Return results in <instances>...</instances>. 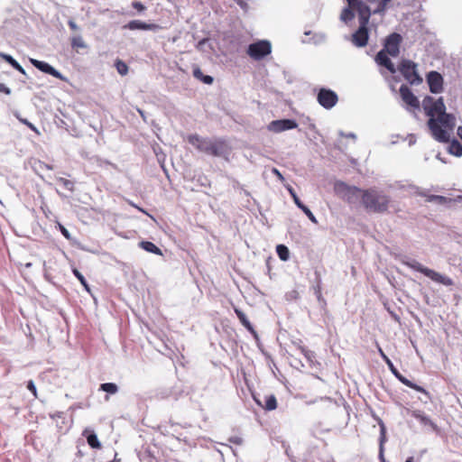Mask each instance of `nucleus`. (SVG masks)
Listing matches in <instances>:
<instances>
[{"instance_id":"1","label":"nucleus","mask_w":462,"mask_h":462,"mask_svg":"<svg viewBox=\"0 0 462 462\" xmlns=\"http://www.w3.org/2000/svg\"><path fill=\"white\" fill-rule=\"evenodd\" d=\"M456 117H430L428 126L435 140L440 143L449 142L456 125Z\"/></svg>"},{"instance_id":"2","label":"nucleus","mask_w":462,"mask_h":462,"mask_svg":"<svg viewBox=\"0 0 462 462\" xmlns=\"http://www.w3.org/2000/svg\"><path fill=\"white\" fill-rule=\"evenodd\" d=\"M389 202V197L381 191L373 189L363 191L362 204L368 211L383 213L387 210Z\"/></svg>"},{"instance_id":"3","label":"nucleus","mask_w":462,"mask_h":462,"mask_svg":"<svg viewBox=\"0 0 462 462\" xmlns=\"http://www.w3.org/2000/svg\"><path fill=\"white\" fill-rule=\"evenodd\" d=\"M402 263L413 269L417 272L423 273L425 276L431 279L433 282L443 284L445 286H451L454 284L451 278L443 275L432 269L423 266L421 263L417 262L416 260H405L402 261Z\"/></svg>"},{"instance_id":"4","label":"nucleus","mask_w":462,"mask_h":462,"mask_svg":"<svg viewBox=\"0 0 462 462\" xmlns=\"http://www.w3.org/2000/svg\"><path fill=\"white\" fill-rule=\"evenodd\" d=\"M399 70L411 85H419L422 82V79L417 71V65L413 61L403 60L400 64Z\"/></svg>"},{"instance_id":"5","label":"nucleus","mask_w":462,"mask_h":462,"mask_svg":"<svg viewBox=\"0 0 462 462\" xmlns=\"http://www.w3.org/2000/svg\"><path fill=\"white\" fill-rule=\"evenodd\" d=\"M272 51V45L270 42L263 40L258 41L254 43H252L248 46L247 53L248 55L255 60H260Z\"/></svg>"},{"instance_id":"6","label":"nucleus","mask_w":462,"mask_h":462,"mask_svg":"<svg viewBox=\"0 0 462 462\" xmlns=\"http://www.w3.org/2000/svg\"><path fill=\"white\" fill-rule=\"evenodd\" d=\"M360 26L358 30L352 35V42L357 47H365L368 41L367 24L370 16H358Z\"/></svg>"},{"instance_id":"7","label":"nucleus","mask_w":462,"mask_h":462,"mask_svg":"<svg viewBox=\"0 0 462 462\" xmlns=\"http://www.w3.org/2000/svg\"><path fill=\"white\" fill-rule=\"evenodd\" d=\"M188 142L198 151L206 154H212L214 138H204L199 134H190L188 136Z\"/></svg>"},{"instance_id":"8","label":"nucleus","mask_w":462,"mask_h":462,"mask_svg":"<svg viewBox=\"0 0 462 462\" xmlns=\"http://www.w3.org/2000/svg\"><path fill=\"white\" fill-rule=\"evenodd\" d=\"M232 148L230 144L223 138H214L212 154L214 157H221L229 161Z\"/></svg>"},{"instance_id":"9","label":"nucleus","mask_w":462,"mask_h":462,"mask_svg":"<svg viewBox=\"0 0 462 462\" xmlns=\"http://www.w3.org/2000/svg\"><path fill=\"white\" fill-rule=\"evenodd\" d=\"M424 106L429 109L427 116H451L446 113L445 104L443 99L440 97L437 100H433L431 97H428L424 100Z\"/></svg>"},{"instance_id":"10","label":"nucleus","mask_w":462,"mask_h":462,"mask_svg":"<svg viewBox=\"0 0 462 462\" xmlns=\"http://www.w3.org/2000/svg\"><path fill=\"white\" fill-rule=\"evenodd\" d=\"M402 36L399 33L393 32L390 34L384 42L383 49L386 53L393 57L398 56L400 52V44L402 42Z\"/></svg>"},{"instance_id":"11","label":"nucleus","mask_w":462,"mask_h":462,"mask_svg":"<svg viewBox=\"0 0 462 462\" xmlns=\"http://www.w3.org/2000/svg\"><path fill=\"white\" fill-rule=\"evenodd\" d=\"M318 101L323 107L331 108L337 102V95L330 89L321 88L318 94Z\"/></svg>"},{"instance_id":"12","label":"nucleus","mask_w":462,"mask_h":462,"mask_svg":"<svg viewBox=\"0 0 462 462\" xmlns=\"http://www.w3.org/2000/svg\"><path fill=\"white\" fill-rule=\"evenodd\" d=\"M427 82L430 92L438 94L443 90V78L439 72H429L427 75Z\"/></svg>"},{"instance_id":"13","label":"nucleus","mask_w":462,"mask_h":462,"mask_svg":"<svg viewBox=\"0 0 462 462\" xmlns=\"http://www.w3.org/2000/svg\"><path fill=\"white\" fill-rule=\"evenodd\" d=\"M297 123L291 119H282L273 121L269 125L268 129L274 133H280L285 130L293 129L297 127Z\"/></svg>"},{"instance_id":"14","label":"nucleus","mask_w":462,"mask_h":462,"mask_svg":"<svg viewBox=\"0 0 462 462\" xmlns=\"http://www.w3.org/2000/svg\"><path fill=\"white\" fill-rule=\"evenodd\" d=\"M30 62L39 70L50 74L53 76L56 79H62L63 77L60 71H58L56 69H54L52 66H51L49 63L45 61H41L35 59H30Z\"/></svg>"},{"instance_id":"15","label":"nucleus","mask_w":462,"mask_h":462,"mask_svg":"<svg viewBox=\"0 0 462 462\" xmlns=\"http://www.w3.org/2000/svg\"><path fill=\"white\" fill-rule=\"evenodd\" d=\"M125 28L129 30L157 31L161 29V26L156 23H146L139 20H133L125 25Z\"/></svg>"},{"instance_id":"16","label":"nucleus","mask_w":462,"mask_h":462,"mask_svg":"<svg viewBox=\"0 0 462 462\" xmlns=\"http://www.w3.org/2000/svg\"><path fill=\"white\" fill-rule=\"evenodd\" d=\"M400 95L402 97V99L409 106L413 107L419 106V100L418 98L413 95L411 90L406 86L402 85L400 88Z\"/></svg>"},{"instance_id":"17","label":"nucleus","mask_w":462,"mask_h":462,"mask_svg":"<svg viewBox=\"0 0 462 462\" xmlns=\"http://www.w3.org/2000/svg\"><path fill=\"white\" fill-rule=\"evenodd\" d=\"M346 2L350 6L355 7L358 16H371L372 10L365 2L361 0H346Z\"/></svg>"},{"instance_id":"18","label":"nucleus","mask_w":462,"mask_h":462,"mask_svg":"<svg viewBox=\"0 0 462 462\" xmlns=\"http://www.w3.org/2000/svg\"><path fill=\"white\" fill-rule=\"evenodd\" d=\"M387 55L388 53L384 50H381L375 56V61L378 65L387 69L391 73H395V67Z\"/></svg>"},{"instance_id":"19","label":"nucleus","mask_w":462,"mask_h":462,"mask_svg":"<svg viewBox=\"0 0 462 462\" xmlns=\"http://www.w3.org/2000/svg\"><path fill=\"white\" fill-rule=\"evenodd\" d=\"M379 426H380L379 458L381 459L382 462H385L383 453H384V443L387 440V439H386V428H385L384 423L382 420L379 421Z\"/></svg>"},{"instance_id":"20","label":"nucleus","mask_w":462,"mask_h":462,"mask_svg":"<svg viewBox=\"0 0 462 462\" xmlns=\"http://www.w3.org/2000/svg\"><path fill=\"white\" fill-rule=\"evenodd\" d=\"M411 416L417 419L421 424L430 426L433 430L437 429V425L428 417L425 415L421 411L415 410L411 411Z\"/></svg>"},{"instance_id":"21","label":"nucleus","mask_w":462,"mask_h":462,"mask_svg":"<svg viewBox=\"0 0 462 462\" xmlns=\"http://www.w3.org/2000/svg\"><path fill=\"white\" fill-rule=\"evenodd\" d=\"M83 436H85L87 438L88 444L92 448H101V443L99 442L97 434L93 430L86 429L83 431Z\"/></svg>"},{"instance_id":"22","label":"nucleus","mask_w":462,"mask_h":462,"mask_svg":"<svg viewBox=\"0 0 462 462\" xmlns=\"http://www.w3.org/2000/svg\"><path fill=\"white\" fill-rule=\"evenodd\" d=\"M369 4L376 3L377 6L372 10V14H384L392 0H366Z\"/></svg>"},{"instance_id":"23","label":"nucleus","mask_w":462,"mask_h":462,"mask_svg":"<svg viewBox=\"0 0 462 462\" xmlns=\"http://www.w3.org/2000/svg\"><path fill=\"white\" fill-rule=\"evenodd\" d=\"M235 312H236L238 319L240 320V322L243 324V326H245L251 333L255 335L256 333H255L252 324L248 320L246 315L241 310H239L237 308H235Z\"/></svg>"},{"instance_id":"24","label":"nucleus","mask_w":462,"mask_h":462,"mask_svg":"<svg viewBox=\"0 0 462 462\" xmlns=\"http://www.w3.org/2000/svg\"><path fill=\"white\" fill-rule=\"evenodd\" d=\"M355 12H356L355 10V7L354 6H350L349 5L345 7L341 14H340V20L346 23H347L348 22L352 21L355 17Z\"/></svg>"},{"instance_id":"25","label":"nucleus","mask_w":462,"mask_h":462,"mask_svg":"<svg viewBox=\"0 0 462 462\" xmlns=\"http://www.w3.org/2000/svg\"><path fill=\"white\" fill-rule=\"evenodd\" d=\"M0 57L7 61L14 69L25 75L26 72L23 68L9 54L0 52Z\"/></svg>"},{"instance_id":"26","label":"nucleus","mask_w":462,"mask_h":462,"mask_svg":"<svg viewBox=\"0 0 462 462\" xmlns=\"http://www.w3.org/2000/svg\"><path fill=\"white\" fill-rule=\"evenodd\" d=\"M299 348L300 352L304 355L307 361L309 362L310 367L319 365V363L316 361V355L313 351L306 349L304 346H300Z\"/></svg>"},{"instance_id":"27","label":"nucleus","mask_w":462,"mask_h":462,"mask_svg":"<svg viewBox=\"0 0 462 462\" xmlns=\"http://www.w3.org/2000/svg\"><path fill=\"white\" fill-rule=\"evenodd\" d=\"M140 246L147 251V252H150V253H152V254H158V255H162V250L156 246L152 242H149V241H142L140 243Z\"/></svg>"},{"instance_id":"28","label":"nucleus","mask_w":462,"mask_h":462,"mask_svg":"<svg viewBox=\"0 0 462 462\" xmlns=\"http://www.w3.org/2000/svg\"><path fill=\"white\" fill-rule=\"evenodd\" d=\"M71 47L74 49H86L88 48L87 43L79 34L74 35L70 39Z\"/></svg>"},{"instance_id":"29","label":"nucleus","mask_w":462,"mask_h":462,"mask_svg":"<svg viewBox=\"0 0 462 462\" xmlns=\"http://www.w3.org/2000/svg\"><path fill=\"white\" fill-rule=\"evenodd\" d=\"M448 152L457 157H460L462 155V145L457 140H453L448 145Z\"/></svg>"},{"instance_id":"30","label":"nucleus","mask_w":462,"mask_h":462,"mask_svg":"<svg viewBox=\"0 0 462 462\" xmlns=\"http://www.w3.org/2000/svg\"><path fill=\"white\" fill-rule=\"evenodd\" d=\"M276 253L281 260L287 261L290 257V251L284 245H278L276 246Z\"/></svg>"},{"instance_id":"31","label":"nucleus","mask_w":462,"mask_h":462,"mask_svg":"<svg viewBox=\"0 0 462 462\" xmlns=\"http://www.w3.org/2000/svg\"><path fill=\"white\" fill-rule=\"evenodd\" d=\"M267 411H273L277 407V400L274 395H269L265 397V403L263 405Z\"/></svg>"},{"instance_id":"32","label":"nucleus","mask_w":462,"mask_h":462,"mask_svg":"<svg viewBox=\"0 0 462 462\" xmlns=\"http://www.w3.org/2000/svg\"><path fill=\"white\" fill-rule=\"evenodd\" d=\"M100 390L107 393L115 394L118 392V386L114 383H104L100 385Z\"/></svg>"},{"instance_id":"33","label":"nucleus","mask_w":462,"mask_h":462,"mask_svg":"<svg viewBox=\"0 0 462 462\" xmlns=\"http://www.w3.org/2000/svg\"><path fill=\"white\" fill-rule=\"evenodd\" d=\"M379 352H380V355L381 356L383 357V359L385 361V363L388 365L390 370L392 371V373L397 376V374H399V371L395 368V366L393 365V364L392 363V361L389 359V357L383 353V351L379 348Z\"/></svg>"},{"instance_id":"34","label":"nucleus","mask_w":462,"mask_h":462,"mask_svg":"<svg viewBox=\"0 0 462 462\" xmlns=\"http://www.w3.org/2000/svg\"><path fill=\"white\" fill-rule=\"evenodd\" d=\"M72 272H73V274L79 279L80 283L84 286L85 290L88 292H90L89 285L88 284V282H87L85 277L82 275V273L78 269H73Z\"/></svg>"},{"instance_id":"35","label":"nucleus","mask_w":462,"mask_h":462,"mask_svg":"<svg viewBox=\"0 0 462 462\" xmlns=\"http://www.w3.org/2000/svg\"><path fill=\"white\" fill-rule=\"evenodd\" d=\"M116 68L117 72H118L120 75H122V76L126 75V74H127V72H128V67H127V65H126L124 61H122V60H117L116 61Z\"/></svg>"},{"instance_id":"36","label":"nucleus","mask_w":462,"mask_h":462,"mask_svg":"<svg viewBox=\"0 0 462 462\" xmlns=\"http://www.w3.org/2000/svg\"><path fill=\"white\" fill-rule=\"evenodd\" d=\"M57 180L60 183H61L63 185V187L66 189H68L69 191L74 190V183L71 180H69L61 178V177L57 178Z\"/></svg>"},{"instance_id":"37","label":"nucleus","mask_w":462,"mask_h":462,"mask_svg":"<svg viewBox=\"0 0 462 462\" xmlns=\"http://www.w3.org/2000/svg\"><path fill=\"white\" fill-rule=\"evenodd\" d=\"M289 193L291 194V196L292 197L293 199V201L294 203L297 205V207L300 208L301 206H303L304 204L300 201V199H299V197L297 196L295 190L291 187L289 186L287 188Z\"/></svg>"},{"instance_id":"38","label":"nucleus","mask_w":462,"mask_h":462,"mask_svg":"<svg viewBox=\"0 0 462 462\" xmlns=\"http://www.w3.org/2000/svg\"><path fill=\"white\" fill-rule=\"evenodd\" d=\"M304 213L305 215L309 217V219L312 222V223H317V219L315 217V216L313 215V213L310 210V208L308 207H306L305 205L301 206L300 208Z\"/></svg>"},{"instance_id":"39","label":"nucleus","mask_w":462,"mask_h":462,"mask_svg":"<svg viewBox=\"0 0 462 462\" xmlns=\"http://www.w3.org/2000/svg\"><path fill=\"white\" fill-rule=\"evenodd\" d=\"M447 200V199L443 196L439 195H431L429 197L428 201H436L438 203H443Z\"/></svg>"},{"instance_id":"40","label":"nucleus","mask_w":462,"mask_h":462,"mask_svg":"<svg viewBox=\"0 0 462 462\" xmlns=\"http://www.w3.org/2000/svg\"><path fill=\"white\" fill-rule=\"evenodd\" d=\"M396 378H398V380L400 382H402L403 384H405L406 386H409L411 388V386H413V383L411 382L410 380H408L406 377H404L401 374H397Z\"/></svg>"},{"instance_id":"41","label":"nucleus","mask_w":462,"mask_h":462,"mask_svg":"<svg viewBox=\"0 0 462 462\" xmlns=\"http://www.w3.org/2000/svg\"><path fill=\"white\" fill-rule=\"evenodd\" d=\"M27 389L31 391L34 397H37V390L33 381L30 380L27 383Z\"/></svg>"},{"instance_id":"42","label":"nucleus","mask_w":462,"mask_h":462,"mask_svg":"<svg viewBox=\"0 0 462 462\" xmlns=\"http://www.w3.org/2000/svg\"><path fill=\"white\" fill-rule=\"evenodd\" d=\"M59 229L60 231L61 232V234L68 239V240H70L71 239V236H70V234L69 232V230L63 226L62 225L59 224Z\"/></svg>"},{"instance_id":"43","label":"nucleus","mask_w":462,"mask_h":462,"mask_svg":"<svg viewBox=\"0 0 462 462\" xmlns=\"http://www.w3.org/2000/svg\"><path fill=\"white\" fill-rule=\"evenodd\" d=\"M338 134L341 137L351 138L354 142L356 140V135L355 134H353V133L346 134V133H344L343 131L340 130L338 132Z\"/></svg>"},{"instance_id":"44","label":"nucleus","mask_w":462,"mask_h":462,"mask_svg":"<svg viewBox=\"0 0 462 462\" xmlns=\"http://www.w3.org/2000/svg\"><path fill=\"white\" fill-rule=\"evenodd\" d=\"M411 388L416 390V391H418V392H420V393H424V395L427 398H430L429 393L424 388H422L421 386L413 383V386H411Z\"/></svg>"},{"instance_id":"45","label":"nucleus","mask_w":462,"mask_h":462,"mask_svg":"<svg viewBox=\"0 0 462 462\" xmlns=\"http://www.w3.org/2000/svg\"><path fill=\"white\" fill-rule=\"evenodd\" d=\"M313 289L315 294L321 292V279L319 275L317 279V284L313 287Z\"/></svg>"},{"instance_id":"46","label":"nucleus","mask_w":462,"mask_h":462,"mask_svg":"<svg viewBox=\"0 0 462 462\" xmlns=\"http://www.w3.org/2000/svg\"><path fill=\"white\" fill-rule=\"evenodd\" d=\"M208 39H203L201 41H199L197 44V49L199 51H204L205 50V46L206 44L208 43Z\"/></svg>"},{"instance_id":"47","label":"nucleus","mask_w":462,"mask_h":462,"mask_svg":"<svg viewBox=\"0 0 462 462\" xmlns=\"http://www.w3.org/2000/svg\"><path fill=\"white\" fill-rule=\"evenodd\" d=\"M229 441L236 445H241L243 443V439L237 436H234L229 438Z\"/></svg>"},{"instance_id":"48","label":"nucleus","mask_w":462,"mask_h":462,"mask_svg":"<svg viewBox=\"0 0 462 462\" xmlns=\"http://www.w3.org/2000/svg\"><path fill=\"white\" fill-rule=\"evenodd\" d=\"M133 7L138 11H143L145 9L144 5L140 2H133Z\"/></svg>"},{"instance_id":"49","label":"nucleus","mask_w":462,"mask_h":462,"mask_svg":"<svg viewBox=\"0 0 462 462\" xmlns=\"http://www.w3.org/2000/svg\"><path fill=\"white\" fill-rule=\"evenodd\" d=\"M38 168L40 170H44V169H46V170H52L53 169L51 165L44 163L42 162H38Z\"/></svg>"},{"instance_id":"50","label":"nucleus","mask_w":462,"mask_h":462,"mask_svg":"<svg viewBox=\"0 0 462 462\" xmlns=\"http://www.w3.org/2000/svg\"><path fill=\"white\" fill-rule=\"evenodd\" d=\"M203 83L205 84H211L213 82V78L211 76H208V75H203V77L201 78L200 79Z\"/></svg>"},{"instance_id":"51","label":"nucleus","mask_w":462,"mask_h":462,"mask_svg":"<svg viewBox=\"0 0 462 462\" xmlns=\"http://www.w3.org/2000/svg\"><path fill=\"white\" fill-rule=\"evenodd\" d=\"M193 76L198 79H201V78L203 77V73L199 68H196L193 70Z\"/></svg>"},{"instance_id":"52","label":"nucleus","mask_w":462,"mask_h":462,"mask_svg":"<svg viewBox=\"0 0 462 462\" xmlns=\"http://www.w3.org/2000/svg\"><path fill=\"white\" fill-rule=\"evenodd\" d=\"M68 24H69V28L71 30H73V31H79V27L78 26V24L73 20H69Z\"/></svg>"},{"instance_id":"53","label":"nucleus","mask_w":462,"mask_h":462,"mask_svg":"<svg viewBox=\"0 0 462 462\" xmlns=\"http://www.w3.org/2000/svg\"><path fill=\"white\" fill-rule=\"evenodd\" d=\"M272 172L278 177V179L282 181L284 180V178L282 174L280 172V171L276 168H273Z\"/></svg>"},{"instance_id":"54","label":"nucleus","mask_w":462,"mask_h":462,"mask_svg":"<svg viewBox=\"0 0 462 462\" xmlns=\"http://www.w3.org/2000/svg\"><path fill=\"white\" fill-rule=\"evenodd\" d=\"M20 122L24 124V125H27L29 127H31L32 129H33L35 132L38 133V131L36 130V128L32 125L30 124L26 118H23V117H18Z\"/></svg>"},{"instance_id":"55","label":"nucleus","mask_w":462,"mask_h":462,"mask_svg":"<svg viewBox=\"0 0 462 462\" xmlns=\"http://www.w3.org/2000/svg\"><path fill=\"white\" fill-rule=\"evenodd\" d=\"M235 1H236V3L237 5H240V7H241L243 10H245H245H247V4H246V2H245V0H235Z\"/></svg>"},{"instance_id":"56","label":"nucleus","mask_w":462,"mask_h":462,"mask_svg":"<svg viewBox=\"0 0 462 462\" xmlns=\"http://www.w3.org/2000/svg\"><path fill=\"white\" fill-rule=\"evenodd\" d=\"M0 91L5 92V94L10 93V89L7 87H5L4 84H0Z\"/></svg>"},{"instance_id":"57","label":"nucleus","mask_w":462,"mask_h":462,"mask_svg":"<svg viewBox=\"0 0 462 462\" xmlns=\"http://www.w3.org/2000/svg\"><path fill=\"white\" fill-rule=\"evenodd\" d=\"M315 295H316V297H317V299H318V300H319V302H321V303H323V304H325V303H326V301H325L324 298L322 297L321 292H320V293H317V294H315Z\"/></svg>"},{"instance_id":"58","label":"nucleus","mask_w":462,"mask_h":462,"mask_svg":"<svg viewBox=\"0 0 462 462\" xmlns=\"http://www.w3.org/2000/svg\"><path fill=\"white\" fill-rule=\"evenodd\" d=\"M55 123H56V125H59V126H61V125H67V123H66L63 119H61L60 117L59 118V121H57V122H55Z\"/></svg>"},{"instance_id":"59","label":"nucleus","mask_w":462,"mask_h":462,"mask_svg":"<svg viewBox=\"0 0 462 462\" xmlns=\"http://www.w3.org/2000/svg\"><path fill=\"white\" fill-rule=\"evenodd\" d=\"M337 146H338V148H339V149H341V150H342L343 148H345V144L343 143L342 140H338V141H337Z\"/></svg>"},{"instance_id":"60","label":"nucleus","mask_w":462,"mask_h":462,"mask_svg":"<svg viewBox=\"0 0 462 462\" xmlns=\"http://www.w3.org/2000/svg\"><path fill=\"white\" fill-rule=\"evenodd\" d=\"M457 134H458V136L462 139V126H459V127L457 128Z\"/></svg>"},{"instance_id":"61","label":"nucleus","mask_w":462,"mask_h":462,"mask_svg":"<svg viewBox=\"0 0 462 462\" xmlns=\"http://www.w3.org/2000/svg\"><path fill=\"white\" fill-rule=\"evenodd\" d=\"M414 143H415V138L413 135H411L409 143L411 145V144H413Z\"/></svg>"},{"instance_id":"62","label":"nucleus","mask_w":462,"mask_h":462,"mask_svg":"<svg viewBox=\"0 0 462 462\" xmlns=\"http://www.w3.org/2000/svg\"><path fill=\"white\" fill-rule=\"evenodd\" d=\"M412 461H413V457H408L405 462H412Z\"/></svg>"},{"instance_id":"63","label":"nucleus","mask_w":462,"mask_h":462,"mask_svg":"<svg viewBox=\"0 0 462 462\" xmlns=\"http://www.w3.org/2000/svg\"><path fill=\"white\" fill-rule=\"evenodd\" d=\"M72 134L78 135V134H79V132L74 131V133Z\"/></svg>"},{"instance_id":"64","label":"nucleus","mask_w":462,"mask_h":462,"mask_svg":"<svg viewBox=\"0 0 462 462\" xmlns=\"http://www.w3.org/2000/svg\"><path fill=\"white\" fill-rule=\"evenodd\" d=\"M60 414H61V413H60V412H59V413H56V415H55V416H57V417H60Z\"/></svg>"}]
</instances>
